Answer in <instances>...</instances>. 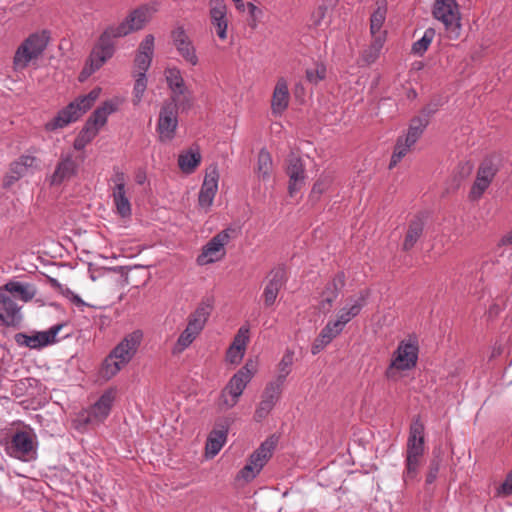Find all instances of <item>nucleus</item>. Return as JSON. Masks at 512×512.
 <instances>
[{"instance_id": "nucleus-1", "label": "nucleus", "mask_w": 512, "mask_h": 512, "mask_svg": "<svg viewBox=\"0 0 512 512\" xmlns=\"http://www.w3.org/2000/svg\"><path fill=\"white\" fill-rule=\"evenodd\" d=\"M425 452V426L420 417L415 418L409 427L405 451L403 482L408 485L417 480L423 464Z\"/></svg>"}, {"instance_id": "nucleus-2", "label": "nucleus", "mask_w": 512, "mask_h": 512, "mask_svg": "<svg viewBox=\"0 0 512 512\" xmlns=\"http://www.w3.org/2000/svg\"><path fill=\"white\" fill-rule=\"evenodd\" d=\"M32 299L27 286L21 282H8L0 288V322L5 326H15L21 319V306Z\"/></svg>"}, {"instance_id": "nucleus-3", "label": "nucleus", "mask_w": 512, "mask_h": 512, "mask_svg": "<svg viewBox=\"0 0 512 512\" xmlns=\"http://www.w3.org/2000/svg\"><path fill=\"white\" fill-rule=\"evenodd\" d=\"M100 93L101 89L97 87L92 89L88 94L77 97L74 101L61 109L57 115L46 124V129L53 131L76 122L91 109L95 101L99 98Z\"/></svg>"}, {"instance_id": "nucleus-4", "label": "nucleus", "mask_w": 512, "mask_h": 512, "mask_svg": "<svg viewBox=\"0 0 512 512\" xmlns=\"http://www.w3.org/2000/svg\"><path fill=\"white\" fill-rule=\"evenodd\" d=\"M118 103L114 100H107L87 119L85 125L74 140L73 147L76 150H82L99 133L100 129L107 123L109 115L116 112Z\"/></svg>"}, {"instance_id": "nucleus-5", "label": "nucleus", "mask_w": 512, "mask_h": 512, "mask_svg": "<svg viewBox=\"0 0 512 512\" xmlns=\"http://www.w3.org/2000/svg\"><path fill=\"white\" fill-rule=\"evenodd\" d=\"M119 38L109 27L101 34L97 44L91 51L89 59L82 69L79 80L85 81L94 72L99 70L115 52L114 39Z\"/></svg>"}, {"instance_id": "nucleus-6", "label": "nucleus", "mask_w": 512, "mask_h": 512, "mask_svg": "<svg viewBox=\"0 0 512 512\" xmlns=\"http://www.w3.org/2000/svg\"><path fill=\"white\" fill-rule=\"evenodd\" d=\"M254 374V365L247 362L239 369L229 380L220 395L219 406L222 409L233 408L239 401L247 384L251 381Z\"/></svg>"}, {"instance_id": "nucleus-7", "label": "nucleus", "mask_w": 512, "mask_h": 512, "mask_svg": "<svg viewBox=\"0 0 512 512\" xmlns=\"http://www.w3.org/2000/svg\"><path fill=\"white\" fill-rule=\"evenodd\" d=\"M418 360V345L411 341H401L393 352L389 366L385 371V377L396 380L398 372L414 368Z\"/></svg>"}, {"instance_id": "nucleus-8", "label": "nucleus", "mask_w": 512, "mask_h": 512, "mask_svg": "<svg viewBox=\"0 0 512 512\" xmlns=\"http://www.w3.org/2000/svg\"><path fill=\"white\" fill-rule=\"evenodd\" d=\"M276 447V441L273 437L266 439L261 445L249 456L246 465L238 472L237 481L245 483L255 479L268 460L272 457Z\"/></svg>"}, {"instance_id": "nucleus-9", "label": "nucleus", "mask_w": 512, "mask_h": 512, "mask_svg": "<svg viewBox=\"0 0 512 512\" xmlns=\"http://www.w3.org/2000/svg\"><path fill=\"white\" fill-rule=\"evenodd\" d=\"M432 14L443 23L450 38L457 39L460 36L461 13L456 0H435Z\"/></svg>"}, {"instance_id": "nucleus-10", "label": "nucleus", "mask_w": 512, "mask_h": 512, "mask_svg": "<svg viewBox=\"0 0 512 512\" xmlns=\"http://www.w3.org/2000/svg\"><path fill=\"white\" fill-rule=\"evenodd\" d=\"M116 397V390L109 388L105 390L99 399L89 408L78 415V422L82 425H99L109 416Z\"/></svg>"}, {"instance_id": "nucleus-11", "label": "nucleus", "mask_w": 512, "mask_h": 512, "mask_svg": "<svg viewBox=\"0 0 512 512\" xmlns=\"http://www.w3.org/2000/svg\"><path fill=\"white\" fill-rule=\"evenodd\" d=\"M498 171L499 166L493 157H487L479 164L475 180L468 194L470 201L475 202L482 198Z\"/></svg>"}, {"instance_id": "nucleus-12", "label": "nucleus", "mask_w": 512, "mask_h": 512, "mask_svg": "<svg viewBox=\"0 0 512 512\" xmlns=\"http://www.w3.org/2000/svg\"><path fill=\"white\" fill-rule=\"evenodd\" d=\"M233 229H225L213 236L203 247L197 256L196 262L200 266L220 261L226 255L225 246L229 243L230 233Z\"/></svg>"}, {"instance_id": "nucleus-13", "label": "nucleus", "mask_w": 512, "mask_h": 512, "mask_svg": "<svg viewBox=\"0 0 512 512\" xmlns=\"http://www.w3.org/2000/svg\"><path fill=\"white\" fill-rule=\"evenodd\" d=\"M179 108V103L175 101H165L162 104L156 126L161 142L171 141L175 137Z\"/></svg>"}, {"instance_id": "nucleus-14", "label": "nucleus", "mask_w": 512, "mask_h": 512, "mask_svg": "<svg viewBox=\"0 0 512 512\" xmlns=\"http://www.w3.org/2000/svg\"><path fill=\"white\" fill-rule=\"evenodd\" d=\"M154 9L147 5L141 6L133 10L126 19L116 26H110L109 28L118 37H123L131 32L142 29L146 23H148L154 13Z\"/></svg>"}, {"instance_id": "nucleus-15", "label": "nucleus", "mask_w": 512, "mask_h": 512, "mask_svg": "<svg viewBox=\"0 0 512 512\" xmlns=\"http://www.w3.org/2000/svg\"><path fill=\"white\" fill-rule=\"evenodd\" d=\"M164 76L171 91V97L168 101L179 103L182 109L189 108L190 100L185 97L186 94H189V90L185 84L182 71L176 66L167 67L164 70Z\"/></svg>"}, {"instance_id": "nucleus-16", "label": "nucleus", "mask_w": 512, "mask_h": 512, "mask_svg": "<svg viewBox=\"0 0 512 512\" xmlns=\"http://www.w3.org/2000/svg\"><path fill=\"white\" fill-rule=\"evenodd\" d=\"M173 44L177 53L191 66L199 64L196 47L183 26L176 27L171 32Z\"/></svg>"}, {"instance_id": "nucleus-17", "label": "nucleus", "mask_w": 512, "mask_h": 512, "mask_svg": "<svg viewBox=\"0 0 512 512\" xmlns=\"http://www.w3.org/2000/svg\"><path fill=\"white\" fill-rule=\"evenodd\" d=\"M143 333L141 330H135L127 334L111 351L110 353L121 364L126 366L136 355L138 348L141 344Z\"/></svg>"}, {"instance_id": "nucleus-18", "label": "nucleus", "mask_w": 512, "mask_h": 512, "mask_svg": "<svg viewBox=\"0 0 512 512\" xmlns=\"http://www.w3.org/2000/svg\"><path fill=\"white\" fill-rule=\"evenodd\" d=\"M7 453L18 459H25L32 452V435L29 427L15 430L6 444Z\"/></svg>"}, {"instance_id": "nucleus-19", "label": "nucleus", "mask_w": 512, "mask_h": 512, "mask_svg": "<svg viewBox=\"0 0 512 512\" xmlns=\"http://www.w3.org/2000/svg\"><path fill=\"white\" fill-rule=\"evenodd\" d=\"M286 173L289 177L288 193L294 197L305 185L306 172L303 160L295 155H290Z\"/></svg>"}, {"instance_id": "nucleus-20", "label": "nucleus", "mask_w": 512, "mask_h": 512, "mask_svg": "<svg viewBox=\"0 0 512 512\" xmlns=\"http://www.w3.org/2000/svg\"><path fill=\"white\" fill-rule=\"evenodd\" d=\"M227 4L225 0L209 1V17L211 25L215 28L216 34L220 40L227 39L228 17Z\"/></svg>"}, {"instance_id": "nucleus-21", "label": "nucleus", "mask_w": 512, "mask_h": 512, "mask_svg": "<svg viewBox=\"0 0 512 512\" xmlns=\"http://www.w3.org/2000/svg\"><path fill=\"white\" fill-rule=\"evenodd\" d=\"M266 279L262 298L264 306L268 308L275 304L278 294L285 284V271L280 267L274 268L270 271Z\"/></svg>"}, {"instance_id": "nucleus-22", "label": "nucleus", "mask_w": 512, "mask_h": 512, "mask_svg": "<svg viewBox=\"0 0 512 512\" xmlns=\"http://www.w3.org/2000/svg\"><path fill=\"white\" fill-rule=\"evenodd\" d=\"M215 300L213 296L203 297L195 309L187 317V324L203 331L213 310Z\"/></svg>"}, {"instance_id": "nucleus-23", "label": "nucleus", "mask_w": 512, "mask_h": 512, "mask_svg": "<svg viewBox=\"0 0 512 512\" xmlns=\"http://www.w3.org/2000/svg\"><path fill=\"white\" fill-rule=\"evenodd\" d=\"M282 393V386L270 382L264 389L258 408L255 411V419L261 421L271 412L275 404L278 402Z\"/></svg>"}, {"instance_id": "nucleus-24", "label": "nucleus", "mask_w": 512, "mask_h": 512, "mask_svg": "<svg viewBox=\"0 0 512 512\" xmlns=\"http://www.w3.org/2000/svg\"><path fill=\"white\" fill-rule=\"evenodd\" d=\"M368 296V291H361L357 298H349L346 305L339 310L335 321L344 329L347 323L360 314Z\"/></svg>"}, {"instance_id": "nucleus-25", "label": "nucleus", "mask_w": 512, "mask_h": 512, "mask_svg": "<svg viewBox=\"0 0 512 512\" xmlns=\"http://www.w3.org/2000/svg\"><path fill=\"white\" fill-rule=\"evenodd\" d=\"M154 41V36L152 34H148L139 44L134 59V65L137 74H146V72L150 68L154 55Z\"/></svg>"}, {"instance_id": "nucleus-26", "label": "nucleus", "mask_w": 512, "mask_h": 512, "mask_svg": "<svg viewBox=\"0 0 512 512\" xmlns=\"http://www.w3.org/2000/svg\"><path fill=\"white\" fill-rule=\"evenodd\" d=\"M290 93L284 77L278 78L271 99V111L275 116H281L288 108Z\"/></svg>"}, {"instance_id": "nucleus-27", "label": "nucleus", "mask_w": 512, "mask_h": 512, "mask_svg": "<svg viewBox=\"0 0 512 512\" xmlns=\"http://www.w3.org/2000/svg\"><path fill=\"white\" fill-rule=\"evenodd\" d=\"M218 178L219 175L216 170L206 174L198 196V203L201 208L207 210L212 206L218 191Z\"/></svg>"}, {"instance_id": "nucleus-28", "label": "nucleus", "mask_w": 512, "mask_h": 512, "mask_svg": "<svg viewBox=\"0 0 512 512\" xmlns=\"http://www.w3.org/2000/svg\"><path fill=\"white\" fill-rule=\"evenodd\" d=\"M345 285V275L343 272L337 273L331 281H329L322 292V300L320 307L323 311H329L333 302L337 299L340 290Z\"/></svg>"}, {"instance_id": "nucleus-29", "label": "nucleus", "mask_w": 512, "mask_h": 512, "mask_svg": "<svg viewBox=\"0 0 512 512\" xmlns=\"http://www.w3.org/2000/svg\"><path fill=\"white\" fill-rule=\"evenodd\" d=\"M77 172V163L71 154L60 160L51 176V184L59 185L65 180L72 178Z\"/></svg>"}, {"instance_id": "nucleus-30", "label": "nucleus", "mask_w": 512, "mask_h": 512, "mask_svg": "<svg viewBox=\"0 0 512 512\" xmlns=\"http://www.w3.org/2000/svg\"><path fill=\"white\" fill-rule=\"evenodd\" d=\"M37 274L46 276L50 285L55 290H57L63 297H65L72 305L76 306L80 311H84V308L89 306L78 294L73 292L66 285L59 283L55 278L45 274L42 271H39L38 268L36 267V270L34 271V277Z\"/></svg>"}, {"instance_id": "nucleus-31", "label": "nucleus", "mask_w": 512, "mask_h": 512, "mask_svg": "<svg viewBox=\"0 0 512 512\" xmlns=\"http://www.w3.org/2000/svg\"><path fill=\"white\" fill-rule=\"evenodd\" d=\"M228 434V423L222 425L220 429H214L210 432L206 441V456L213 458L224 446Z\"/></svg>"}, {"instance_id": "nucleus-32", "label": "nucleus", "mask_w": 512, "mask_h": 512, "mask_svg": "<svg viewBox=\"0 0 512 512\" xmlns=\"http://www.w3.org/2000/svg\"><path fill=\"white\" fill-rule=\"evenodd\" d=\"M424 222L420 217H415L409 222L407 233L403 242V250H411L423 234Z\"/></svg>"}, {"instance_id": "nucleus-33", "label": "nucleus", "mask_w": 512, "mask_h": 512, "mask_svg": "<svg viewBox=\"0 0 512 512\" xmlns=\"http://www.w3.org/2000/svg\"><path fill=\"white\" fill-rule=\"evenodd\" d=\"M32 166V157L29 155L22 156L20 160L12 163L10 168V173L6 176L4 180V186L9 187L12 183L22 177Z\"/></svg>"}, {"instance_id": "nucleus-34", "label": "nucleus", "mask_w": 512, "mask_h": 512, "mask_svg": "<svg viewBox=\"0 0 512 512\" xmlns=\"http://www.w3.org/2000/svg\"><path fill=\"white\" fill-rule=\"evenodd\" d=\"M201 332L202 331L199 329L187 324L173 347V354H180L186 350L197 339Z\"/></svg>"}, {"instance_id": "nucleus-35", "label": "nucleus", "mask_w": 512, "mask_h": 512, "mask_svg": "<svg viewBox=\"0 0 512 512\" xmlns=\"http://www.w3.org/2000/svg\"><path fill=\"white\" fill-rule=\"evenodd\" d=\"M273 171V161L271 154L266 149H261L257 157V166L255 173L258 178L266 181L270 178Z\"/></svg>"}, {"instance_id": "nucleus-36", "label": "nucleus", "mask_w": 512, "mask_h": 512, "mask_svg": "<svg viewBox=\"0 0 512 512\" xmlns=\"http://www.w3.org/2000/svg\"><path fill=\"white\" fill-rule=\"evenodd\" d=\"M64 327V324H56L48 330L34 332V349L42 348L57 342V334Z\"/></svg>"}, {"instance_id": "nucleus-37", "label": "nucleus", "mask_w": 512, "mask_h": 512, "mask_svg": "<svg viewBox=\"0 0 512 512\" xmlns=\"http://www.w3.org/2000/svg\"><path fill=\"white\" fill-rule=\"evenodd\" d=\"M201 162V154L198 150H188L179 155L178 165L182 172L191 174Z\"/></svg>"}, {"instance_id": "nucleus-38", "label": "nucleus", "mask_w": 512, "mask_h": 512, "mask_svg": "<svg viewBox=\"0 0 512 512\" xmlns=\"http://www.w3.org/2000/svg\"><path fill=\"white\" fill-rule=\"evenodd\" d=\"M124 367L125 366L121 364V362H119L111 353H109L101 364L99 376L103 380L108 381L115 377Z\"/></svg>"}, {"instance_id": "nucleus-39", "label": "nucleus", "mask_w": 512, "mask_h": 512, "mask_svg": "<svg viewBox=\"0 0 512 512\" xmlns=\"http://www.w3.org/2000/svg\"><path fill=\"white\" fill-rule=\"evenodd\" d=\"M384 42V33H380L378 36L373 37L372 43L363 51L361 60L367 65L374 63L379 58Z\"/></svg>"}, {"instance_id": "nucleus-40", "label": "nucleus", "mask_w": 512, "mask_h": 512, "mask_svg": "<svg viewBox=\"0 0 512 512\" xmlns=\"http://www.w3.org/2000/svg\"><path fill=\"white\" fill-rule=\"evenodd\" d=\"M32 60V35H29L17 49L14 56L16 69H22Z\"/></svg>"}, {"instance_id": "nucleus-41", "label": "nucleus", "mask_w": 512, "mask_h": 512, "mask_svg": "<svg viewBox=\"0 0 512 512\" xmlns=\"http://www.w3.org/2000/svg\"><path fill=\"white\" fill-rule=\"evenodd\" d=\"M112 199L114 206L116 208V212L122 217L126 218L131 216V203L126 194V189L124 190H112Z\"/></svg>"}, {"instance_id": "nucleus-42", "label": "nucleus", "mask_w": 512, "mask_h": 512, "mask_svg": "<svg viewBox=\"0 0 512 512\" xmlns=\"http://www.w3.org/2000/svg\"><path fill=\"white\" fill-rule=\"evenodd\" d=\"M293 362H294V352L292 350L287 349L278 364V375L276 377V380L272 381V382L275 384H279L280 386L283 387L287 376L291 372V367L293 365Z\"/></svg>"}, {"instance_id": "nucleus-43", "label": "nucleus", "mask_w": 512, "mask_h": 512, "mask_svg": "<svg viewBox=\"0 0 512 512\" xmlns=\"http://www.w3.org/2000/svg\"><path fill=\"white\" fill-rule=\"evenodd\" d=\"M427 125L428 123L426 121V118H420L419 116L413 118L411 120L408 132L405 136L407 138V142H409L410 144H415L422 135Z\"/></svg>"}, {"instance_id": "nucleus-44", "label": "nucleus", "mask_w": 512, "mask_h": 512, "mask_svg": "<svg viewBox=\"0 0 512 512\" xmlns=\"http://www.w3.org/2000/svg\"><path fill=\"white\" fill-rule=\"evenodd\" d=\"M413 145L414 144L407 142L406 137H400L396 142L395 149L389 163V169L395 167L402 160V158L406 156Z\"/></svg>"}, {"instance_id": "nucleus-45", "label": "nucleus", "mask_w": 512, "mask_h": 512, "mask_svg": "<svg viewBox=\"0 0 512 512\" xmlns=\"http://www.w3.org/2000/svg\"><path fill=\"white\" fill-rule=\"evenodd\" d=\"M386 19V8L385 7H378L370 18V32L373 37L378 36L380 33H384L382 31V26Z\"/></svg>"}, {"instance_id": "nucleus-46", "label": "nucleus", "mask_w": 512, "mask_h": 512, "mask_svg": "<svg viewBox=\"0 0 512 512\" xmlns=\"http://www.w3.org/2000/svg\"><path fill=\"white\" fill-rule=\"evenodd\" d=\"M434 36L435 30L433 28L426 29L421 39L412 45V52L416 55L422 56L429 48Z\"/></svg>"}, {"instance_id": "nucleus-47", "label": "nucleus", "mask_w": 512, "mask_h": 512, "mask_svg": "<svg viewBox=\"0 0 512 512\" xmlns=\"http://www.w3.org/2000/svg\"><path fill=\"white\" fill-rule=\"evenodd\" d=\"M136 79H135V84H134V88H133V104L134 105H138L141 100H142V97L146 91V88H147V78H146V74H136L135 75Z\"/></svg>"}, {"instance_id": "nucleus-48", "label": "nucleus", "mask_w": 512, "mask_h": 512, "mask_svg": "<svg viewBox=\"0 0 512 512\" xmlns=\"http://www.w3.org/2000/svg\"><path fill=\"white\" fill-rule=\"evenodd\" d=\"M49 40L50 32L48 30H43L40 33H34V58L45 50Z\"/></svg>"}, {"instance_id": "nucleus-49", "label": "nucleus", "mask_w": 512, "mask_h": 512, "mask_svg": "<svg viewBox=\"0 0 512 512\" xmlns=\"http://www.w3.org/2000/svg\"><path fill=\"white\" fill-rule=\"evenodd\" d=\"M343 330L344 329L335 320H329L319 334L324 336L325 339L331 343Z\"/></svg>"}, {"instance_id": "nucleus-50", "label": "nucleus", "mask_w": 512, "mask_h": 512, "mask_svg": "<svg viewBox=\"0 0 512 512\" xmlns=\"http://www.w3.org/2000/svg\"><path fill=\"white\" fill-rule=\"evenodd\" d=\"M332 184V178L330 176L320 177L313 185L311 190V196L313 198H319L321 194L327 191Z\"/></svg>"}, {"instance_id": "nucleus-51", "label": "nucleus", "mask_w": 512, "mask_h": 512, "mask_svg": "<svg viewBox=\"0 0 512 512\" xmlns=\"http://www.w3.org/2000/svg\"><path fill=\"white\" fill-rule=\"evenodd\" d=\"M249 341V328L246 326L240 327L235 335L231 346L237 347L245 352L247 343Z\"/></svg>"}, {"instance_id": "nucleus-52", "label": "nucleus", "mask_w": 512, "mask_h": 512, "mask_svg": "<svg viewBox=\"0 0 512 512\" xmlns=\"http://www.w3.org/2000/svg\"><path fill=\"white\" fill-rule=\"evenodd\" d=\"M326 76V68L322 64L316 65L313 69L306 70V78L310 83L317 84Z\"/></svg>"}, {"instance_id": "nucleus-53", "label": "nucleus", "mask_w": 512, "mask_h": 512, "mask_svg": "<svg viewBox=\"0 0 512 512\" xmlns=\"http://www.w3.org/2000/svg\"><path fill=\"white\" fill-rule=\"evenodd\" d=\"M112 182L114 184L112 190H124L126 189V175L123 171L118 168H114V174L112 176Z\"/></svg>"}, {"instance_id": "nucleus-54", "label": "nucleus", "mask_w": 512, "mask_h": 512, "mask_svg": "<svg viewBox=\"0 0 512 512\" xmlns=\"http://www.w3.org/2000/svg\"><path fill=\"white\" fill-rule=\"evenodd\" d=\"M244 354L245 352L241 349L230 345L226 353V360L231 364H238L243 359Z\"/></svg>"}, {"instance_id": "nucleus-55", "label": "nucleus", "mask_w": 512, "mask_h": 512, "mask_svg": "<svg viewBox=\"0 0 512 512\" xmlns=\"http://www.w3.org/2000/svg\"><path fill=\"white\" fill-rule=\"evenodd\" d=\"M512 494V470L507 474L505 481L498 487V496H509Z\"/></svg>"}, {"instance_id": "nucleus-56", "label": "nucleus", "mask_w": 512, "mask_h": 512, "mask_svg": "<svg viewBox=\"0 0 512 512\" xmlns=\"http://www.w3.org/2000/svg\"><path fill=\"white\" fill-rule=\"evenodd\" d=\"M439 469L440 462L438 460H432L426 475V484L430 485L436 480L439 473Z\"/></svg>"}, {"instance_id": "nucleus-57", "label": "nucleus", "mask_w": 512, "mask_h": 512, "mask_svg": "<svg viewBox=\"0 0 512 512\" xmlns=\"http://www.w3.org/2000/svg\"><path fill=\"white\" fill-rule=\"evenodd\" d=\"M328 344H330L324 336L319 334L317 338L314 340L312 347H311V353L313 355L318 354L321 352Z\"/></svg>"}, {"instance_id": "nucleus-58", "label": "nucleus", "mask_w": 512, "mask_h": 512, "mask_svg": "<svg viewBox=\"0 0 512 512\" xmlns=\"http://www.w3.org/2000/svg\"><path fill=\"white\" fill-rule=\"evenodd\" d=\"M437 110H438V105H437L436 103H430V104L426 105V106L422 109V111H421V113H420L419 117H420V118H426L427 123H429V119H430V117H431L433 114H435V113L437 112Z\"/></svg>"}, {"instance_id": "nucleus-59", "label": "nucleus", "mask_w": 512, "mask_h": 512, "mask_svg": "<svg viewBox=\"0 0 512 512\" xmlns=\"http://www.w3.org/2000/svg\"><path fill=\"white\" fill-rule=\"evenodd\" d=\"M15 340L17 344L20 346L32 348V336L23 333H18L15 335Z\"/></svg>"}, {"instance_id": "nucleus-60", "label": "nucleus", "mask_w": 512, "mask_h": 512, "mask_svg": "<svg viewBox=\"0 0 512 512\" xmlns=\"http://www.w3.org/2000/svg\"><path fill=\"white\" fill-rule=\"evenodd\" d=\"M246 10H248V13L253 19V21L256 22L258 16L261 14V10L252 2L245 3V11Z\"/></svg>"}, {"instance_id": "nucleus-61", "label": "nucleus", "mask_w": 512, "mask_h": 512, "mask_svg": "<svg viewBox=\"0 0 512 512\" xmlns=\"http://www.w3.org/2000/svg\"><path fill=\"white\" fill-rule=\"evenodd\" d=\"M135 181L137 184L142 185L146 181V174L144 171H138L135 176Z\"/></svg>"}, {"instance_id": "nucleus-62", "label": "nucleus", "mask_w": 512, "mask_h": 512, "mask_svg": "<svg viewBox=\"0 0 512 512\" xmlns=\"http://www.w3.org/2000/svg\"><path fill=\"white\" fill-rule=\"evenodd\" d=\"M501 243L503 245H511L512 244V230L502 237Z\"/></svg>"}, {"instance_id": "nucleus-63", "label": "nucleus", "mask_w": 512, "mask_h": 512, "mask_svg": "<svg viewBox=\"0 0 512 512\" xmlns=\"http://www.w3.org/2000/svg\"><path fill=\"white\" fill-rule=\"evenodd\" d=\"M235 4V8L237 11L239 12H245V3L243 2V0H232Z\"/></svg>"}, {"instance_id": "nucleus-64", "label": "nucleus", "mask_w": 512, "mask_h": 512, "mask_svg": "<svg viewBox=\"0 0 512 512\" xmlns=\"http://www.w3.org/2000/svg\"><path fill=\"white\" fill-rule=\"evenodd\" d=\"M317 14L319 16V19H322L324 17V15H325V9L322 6H320L318 11H317Z\"/></svg>"}]
</instances>
